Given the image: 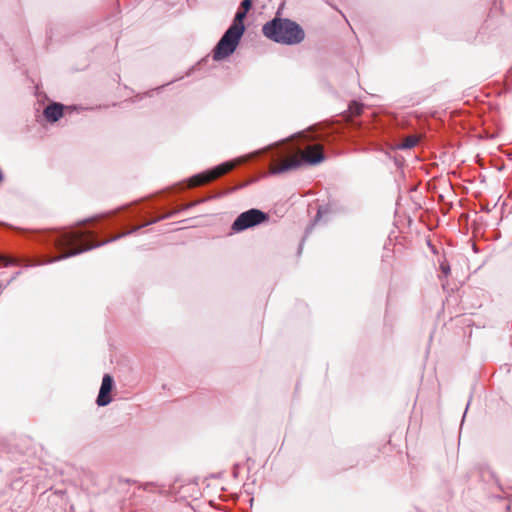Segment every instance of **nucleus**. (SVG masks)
<instances>
[{"label": "nucleus", "instance_id": "obj_7", "mask_svg": "<svg viewBox=\"0 0 512 512\" xmlns=\"http://www.w3.org/2000/svg\"><path fill=\"white\" fill-rule=\"evenodd\" d=\"M44 117L50 121V122H56L59 120L63 115V106L59 103H53L51 105H48L44 109Z\"/></svg>", "mask_w": 512, "mask_h": 512}, {"label": "nucleus", "instance_id": "obj_8", "mask_svg": "<svg viewBox=\"0 0 512 512\" xmlns=\"http://www.w3.org/2000/svg\"><path fill=\"white\" fill-rule=\"evenodd\" d=\"M418 137L411 135L406 137L403 142L399 145V148L401 149H411L418 143Z\"/></svg>", "mask_w": 512, "mask_h": 512}, {"label": "nucleus", "instance_id": "obj_14", "mask_svg": "<svg viewBox=\"0 0 512 512\" xmlns=\"http://www.w3.org/2000/svg\"><path fill=\"white\" fill-rule=\"evenodd\" d=\"M154 222H156V220L151 221V222H148V223L144 224V226H147V225H149V224H151V223H154ZM142 227H143V225H142ZM140 228H141V226L136 227V228H134V230H133V231H137V230H139Z\"/></svg>", "mask_w": 512, "mask_h": 512}, {"label": "nucleus", "instance_id": "obj_11", "mask_svg": "<svg viewBox=\"0 0 512 512\" xmlns=\"http://www.w3.org/2000/svg\"><path fill=\"white\" fill-rule=\"evenodd\" d=\"M251 4H252L251 0H243L241 3V6L245 11H248L251 7Z\"/></svg>", "mask_w": 512, "mask_h": 512}, {"label": "nucleus", "instance_id": "obj_15", "mask_svg": "<svg viewBox=\"0 0 512 512\" xmlns=\"http://www.w3.org/2000/svg\"><path fill=\"white\" fill-rule=\"evenodd\" d=\"M18 274H19V272H18V273H16V275H15V276H13L9 282H11L12 280H15V278H16V276H17Z\"/></svg>", "mask_w": 512, "mask_h": 512}, {"label": "nucleus", "instance_id": "obj_6", "mask_svg": "<svg viewBox=\"0 0 512 512\" xmlns=\"http://www.w3.org/2000/svg\"><path fill=\"white\" fill-rule=\"evenodd\" d=\"M113 383V378L109 374H105L103 376L99 394L96 400L99 406H106L112 401L110 393L113 388Z\"/></svg>", "mask_w": 512, "mask_h": 512}, {"label": "nucleus", "instance_id": "obj_12", "mask_svg": "<svg viewBox=\"0 0 512 512\" xmlns=\"http://www.w3.org/2000/svg\"><path fill=\"white\" fill-rule=\"evenodd\" d=\"M0 261L4 263V266H9L13 263V260L0 256Z\"/></svg>", "mask_w": 512, "mask_h": 512}, {"label": "nucleus", "instance_id": "obj_5", "mask_svg": "<svg viewBox=\"0 0 512 512\" xmlns=\"http://www.w3.org/2000/svg\"><path fill=\"white\" fill-rule=\"evenodd\" d=\"M269 216L259 209H249L242 212L233 222L231 229L234 232H242L246 229L260 225L268 221Z\"/></svg>", "mask_w": 512, "mask_h": 512}, {"label": "nucleus", "instance_id": "obj_1", "mask_svg": "<svg viewBox=\"0 0 512 512\" xmlns=\"http://www.w3.org/2000/svg\"><path fill=\"white\" fill-rule=\"evenodd\" d=\"M304 138L302 142L292 140L283 141L270 145L264 149L257 150L235 161L222 163L211 170L199 173L189 180V186L195 187L208 183L227 172L231 171L237 164L253 159L269 150L273 151L272 162L269 170L271 174H282L299 168L303 164L316 165L324 160L323 147L320 144H310V135L300 134Z\"/></svg>", "mask_w": 512, "mask_h": 512}, {"label": "nucleus", "instance_id": "obj_16", "mask_svg": "<svg viewBox=\"0 0 512 512\" xmlns=\"http://www.w3.org/2000/svg\"><path fill=\"white\" fill-rule=\"evenodd\" d=\"M4 288L5 286L0 283V291H2Z\"/></svg>", "mask_w": 512, "mask_h": 512}, {"label": "nucleus", "instance_id": "obj_13", "mask_svg": "<svg viewBox=\"0 0 512 512\" xmlns=\"http://www.w3.org/2000/svg\"><path fill=\"white\" fill-rule=\"evenodd\" d=\"M355 106H356L355 112L357 114H359L361 112L362 107L359 104H357V103H355Z\"/></svg>", "mask_w": 512, "mask_h": 512}, {"label": "nucleus", "instance_id": "obj_4", "mask_svg": "<svg viewBox=\"0 0 512 512\" xmlns=\"http://www.w3.org/2000/svg\"><path fill=\"white\" fill-rule=\"evenodd\" d=\"M244 31V26L231 25L214 48V60L219 61L230 56L236 50Z\"/></svg>", "mask_w": 512, "mask_h": 512}, {"label": "nucleus", "instance_id": "obj_10", "mask_svg": "<svg viewBox=\"0 0 512 512\" xmlns=\"http://www.w3.org/2000/svg\"><path fill=\"white\" fill-rule=\"evenodd\" d=\"M440 268H441L442 273H443L445 276L449 275V273H450V266H449L448 264H446V263H442V264H441V266H440Z\"/></svg>", "mask_w": 512, "mask_h": 512}, {"label": "nucleus", "instance_id": "obj_2", "mask_svg": "<svg viewBox=\"0 0 512 512\" xmlns=\"http://www.w3.org/2000/svg\"><path fill=\"white\" fill-rule=\"evenodd\" d=\"M262 31L267 38L287 45L298 44L305 37L304 30L299 24L283 18H274L267 22L263 26Z\"/></svg>", "mask_w": 512, "mask_h": 512}, {"label": "nucleus", "instance_id": "obj_3", "mask_svg": "<svg viewBox=\"0 0 512 512\" xmlns=\"http://www.w3.org/2000/svg\"><path fill=\"white\" fill-rule=\"evenodd\" d=\"M86 233L83 231H69L62 233L56 240V245L59 249L65 250L70 248V250L61 256L51 259L49 262L58 261L61 259L68 258L70 256H74L80 254L83 251H87L92 249L93 247H97L100 244H90L83 243Z\"/></svg>", "mask_w": 512, "mask_h": 512}, {"label": "nucleus", "instance_id": "obj_9", "mask_svg": "<svg viewBox=\"0 0 512 512\" xmlns=\"http://www.w3.org/2000/svg\"><path fill=\"white\" fill-rule=\"evenodd\" d=\"M247 11H237L232 25L244 26L243 19L246 17Z\"/></svg>", "mask_w": 512, "mask_h": 512}]
</instances>
